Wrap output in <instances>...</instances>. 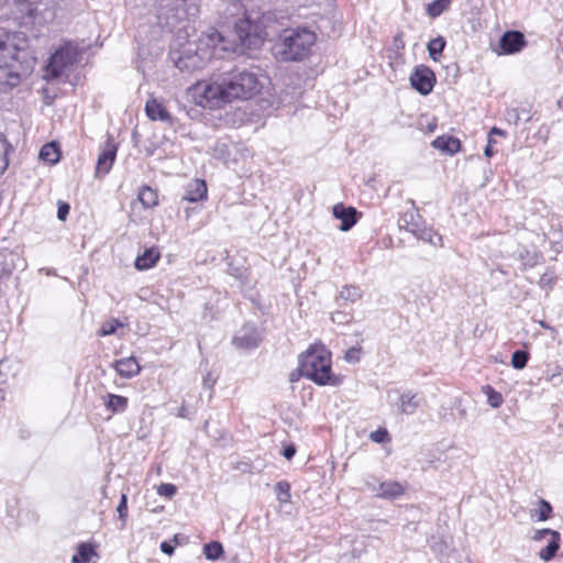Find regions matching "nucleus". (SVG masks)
Segmentation results:
<instances>
[{"label": "nucleus", "mask_w": 563, "mask_h": 563, "mask_svg": "<svg viewBox=\"0 0 563 563\" xmlns=\"http://www.w3.org/2000/svg\"><path fill=\"white\" fill-rule=\"evenodd\" d=\"M257 74L247 69H233L203 81L194 88L197 103L202 108H218L236 99L246 100L260 92Z\"/></svg>", "instance_id": "nucleus-1"}, {"label": "nucleus", "mask_w": 563, "mask_h": 563, "mask_svg": "<svg viewBox=\"0 0 563 563\" xmlns=\"http://www.w3.org/2000/svg\"><path fill=\"white\" fill-rule=\"evenodd\" d=\"M25 35L0 29V93L8 92L20 85L33 68L27 59Z\"/></svg>", "instance_id": "nucleus-2"}, {"label": "nucleus", "mask_w": 563, "mask_h": 563, "mask_svg": "<svg viewBox=\"0 0 563 563\" xmlns=\"http://www.w3.org/2000/svg\"><path fill=\"white\" fill-rule=\"evenodd\" d=\"M316 42V34L306 29L284 30L274 45L275 56L283 62H299L306 58Z\"/></svg>", "instance_id": "nucleus-3"}, {"label": "nucleus", "mask_w": 563, "mask_h": 563, "mask_svg": "<svg viewBox=\"0 0 563 563\" xmlns=\"http://www.w3.org/2000/svg\"><path fill=\"white\" fill-rule=\"evenodd\" d=\"M300 374L318 385L331 383V355L323 346H312L299 360ZM332 384H335L332 382Z\"/></svg>", "instance_id": "nucleus-4"}, {"label": "nucleus", "mask_w": 563, "mask_h": 563, "mask_svg": "<svg viewBox=\"0 0 563 563\" xmlns=\"http://www.w3.org/2000/svg\"><path fill=\"white\" fill-rule=\"evenodd\" d=\"M223 41L222 35L217 30H209L203 33L199 40V45L192 54L187 51L185 55L175 60L176 67L181 71H195L205 67L213 55L214 49Z\"/></svg>", "instance_id": "nucleus-5"}, {"label": "nucleus", "mask_w": 563, "mask_h": 563, "mask_svg": "<svg viewBox=\"0 0 563 563\" xmlns=\"http://www.w3.org/2000/svg\"><path fill=\"white\" fill-rule=\"evenodd\" d=\"M76 53L70 46H63L57 49L49 59L47 65V76L52 78H58L64 75L65 71L75 62Z\"/></svg>", "instance_id": "nucleus-6"}, {"label": "nucleus", "mask_w": 563, "mask_h": 563, "mask_svg": "<svg viewBox=\"0 0 563 563\" xmlns=\"http://www.w3.org/2000/svg\"><path fill=\"white\" fill-rule=\"evenodd\" d=\"M161 7L174 12L177 21L196 18L199 12L197 0H161Z\"/></svg>", "instance_id": "nucleus-7"}, {"label": "nucleus", "mask_w": 563, "mask_h": 563, "mask_svg": "<svg viewBox=\"0 0 563 563\" xmlns=\"http://www.w3.org/2000/svg\"><path fill=\"white\" fill-rule=\"evenodd\" d=\"M410 84L418 92L427 96L433 90L435 75L428 66L419 65L410 75Z\"/></svg>", "instance_id": "nucleus-8"}, {"label": "nucleus", "mask_w": 563, "mask_h": 563, "mask_svg": "<svg viewBox=\"0 0 563 563\" xmlns=\"http://www.w3.org/2000/svg\"><path fill=\"white\" fill-rule=\"evenodd\" d=\"M118 145L114 143L112 139H108L103 144L101 152L97 159L96 166V176H104L107 175L115 161L117 157Z\"/></svg>", "instance_id": "nucleus-9"}, {"label": "nucleus", "mask_w": 563, "mask_h": 563, "mask_svg": "<svg viewBox=\"0 0 563 563\" xmlns=\"http://www.w3.org/2000/svg\"><path fill=\"white\" fill-rule=\"evenodd\" d=\"M527 45L525 35L519 31H507L499 40V55H511L519 53Z\"/></svg>", "instance_id": "nucleus-10"}, {"label": "nucleus", "mask_w": 563, "mask_h": 563, "mask_svg": "<svg viewBox=\"0 0 563 563\" xmlns=\"http://www.w3.org/2000/svg\"><path fill=\"white\" fill-rule=\"evenodd\" d=\"M333 217L341 220L340 230L346 232L351 230L357 222V211L354 207H345L338 203L332 210Z\"/></svg>", "instance_id": "nucleus-11"}, {"label": "nucleus", "mask_w": 563, "mask_h": 563, "mask_svg": "<svg viewBox=\"0 0 563 563\" xmlns=\"http://www.w3.org/2000/svg\"><path fill=\"white\" fill-rule=\"evenodd\" d=\"M234 344L241 349L257 347L261 342V335L253 325H245L233 339Z\"/></svg>", "instance_id": "nucleus-12"}, {"label": "nucleus", "mask_w": 563, "mask_h": 563, "mask_svg": "<svg viewBox=\"0 0 563 563\" xmlns=\"http://www.w3.org/2000/svg\"><path fill=\"white\" fill-rule=\"evenodd\" d=\"M145 112L153 121L159 120L166 123H172L173 121L172 114L167 111L166 107L154 98L146 101Z\"/></svg>", "instance_id": "nucleus-13"}, {"label": "nucleus", "mask_w": 563, "mask_h": 563, "mask_svg": "<svg viewBox=\"0 0 563 563\" xmlns=\"http://www.w3.org/2000/svg\"><path fill=\"white\" fill-rule=\"evenodd\" d=\"M114 368L118 372V374L125 378H131L136 376L140 371L141 366L135 357H124L121 360L115 361Z\"/></svg>", "instance_id": "nucleus-14"}, {"label": "nucleus", "mask_w": 563, "mask_h": 563, "mask_svg": "<svg viewBox=\"0 0 563 563\" xmlns=\"http://www.w3.org/2000/svg\"><path fill=\"white\" fill-rule=\"evenodd\" d=\"M431 145L434 148H437L445 154H450V155H453L461 150V142L459 139H456L454 136H446V135L438 136L437 139H434L432 141Z\"/></svg>", "instance_id": "nucleus-15"}, {"label": "nucleus", "mask_w": 563, "mask_h": 563, "mask_svg": "<svg viewBox=\"0 0 563 563\" xmlns=\"http://www.w3.org/2000/svg\"><path fill=\"white\" fill-rule=\"evenodd\" d=\"M405 489L398 482H384L380 483L376 496L384 499H395L404 494Z\"/></svg>", "instance_id": "nucleus-16"}, {"label": "nucleus", "mask_w": 563, "mask_h": 563, "mask_svg": "<svg viewBox=\"0 0 563 563\" xmlns=\"http://www.w3.org/2000/svg\"><path fill=\"white\" fill-rule=\"evenodd\" d=\"M207 197V186L201 179L192 180L186 188L184 199L190 202H197Z\"/></svg>", "instance_id": "nucleus-17"}, {"label": "nucleus", "mask_w": 563, "mask_h": 563, "mask_svg": "<svg viewBox=\"0 0 563 563\" xmlns=\"http://www.w3.org/2000/svg\"><path fill=\"white\" fill-rule=\"evenodd\" d=\"M161 253L156 247L147 249L143 254L139 255L135 260V267L139 271H144L153 267L159 260Z\"/></svg>", "instance_id": "nucleus-18"}, {"label": "nucleus", "mask_w": 563, "mask_h": 563, "mask_svg": "<svg viewBox=\"0 0 563 563\" xmlns=\"http://www.w3.org/2000/svg\"><path fill=\"white\" fill-rule=\"evenodd\" d=\"M419 404L420 401L417 398V394L412 391H406L400 395L398 407L401 413L410 416L416 412Z\"/></svg>", "instance_id": "nucleus-19"}, {"label": "nucleus", "mask_w": 563, "mask_h": 563, "mask_svg": "<svg viewBox=\"0 0 563 563\" xmlns=\"http://www.w3.org/2000/svg\"><path fill=\"white\" fill-rule=\"evenodd\" d=\"M252 27V20L250 16H245L236 22L234 31L240 41V44L247 48V42L250 41V29Z\"/></svg>", "instance_id": "nucleus-20"}, {"label": "nucleus", "mask_w": 563, "mask_h": 563, "mask_svg": "<svg viewBox=\"0 0 563 563\" xmlns=\"http://www.w3.org/2000/svg\"><path fill=\"white\" fill-rule=\"evenodd\" d=\"M128 398L121 395L108 394L104 406L112 413L123 412L128 407Z\"/></svg>", "instance_id": "nucleus-21"}, {"label": "nucleus", "mask_w": 563, "mask_h": 563, "mask_svg": "<svg viewBox=\"0 0 563 563\" xmlns=\"http://www.w3.org/2000/svg\"><path fill=\"white\" fill-rule=\"evenodd\" d=\"M38 157L43 162L55 164L60 158L59 147L54 142L47 143L40 150Z\"/></svg>", "instance_id": "nucleus-22"}, {"label": "nucleus", "mask_w": 563, "mask_h": 563, "mask_svg": "<svg viewBox=\"0 0 563 563\" xmlns=\"http://www.w3.org/2000/svg\"><path fill=\"white\" fill-rule=\"evenodd\" d=\"M559 549H560V533L553 532L547 547L543 548L542 550H540L539 558L542 561L548 562L555 556Z\"/></svg>", "instance_id": "nucleus-23"}, {"label": "nucleus", "mask_w": 563, "mask_h": 563, "mask_svg": "<svg viewBox=\"0 0 563 563\" xmlns=\"http://www.w3.org/2000/svg\"><path fill=\"white\" fill-rule=\"evenodd\" d=\"M96 555L97 553L91 544L80 543L77 552L73 555L71 563H90V560Z\"/></svg>", "instance_id": "nucleus-24"}, {"label": "nucleus", "mask_w": 563, "mask_h": 563, "mask_svg": "<svg viewBox=\"0 0 563 563\" xmlns=\"http://www.w3.org/2000/svg\"><path fill=\"white\" fill-rule=\"evenodd\" d=\"M250 41L247 42V48L258 47L266 37V32L262 25L252 20V27L250 29Z\"/></svg>", "instance_id": "nucleus-25"}, {"label": "nucleus", "mask_w": 563, "mask_h": 563, "mask_svg": "<svg viewBox=\"0 0 563 563\" xmlns=\"http://www.w3.org/2000/svg\"><path fill=\"white\" fill-rule=\"evenodd\" d=\"M416 238L426 241L434 246L442 245V236L439 233H437L432 228H427L423 225Z\"/></svg>", "instance_id": "nucleus-26"}, {"label": "nucleus", "mask_w": 563, "mask_h": 563, "mask_svg": "<svg viewBox=\"0 0 563 563\" xmlns=\"http://www.w3.org/2000/svg\"><path fill=\"white\" fill-rule=\"evenodd\" d=\"M139 200L145 208H152L157 205V194L151 187L144 186L139 192Z\"/></svg>", "instance_id": "nucleus-27"}, {"label": "nucleus", "mask_w": 563, "mask_h": 563, "mask_svg": "<svg viewBox=\"0 0 563 563\" xmlns=\"http://www.w3.org/2000/svg\"><path fill=\"white\" fill-rule=\"evenodd\" d=\"M19 11L25 13L30 18H34L37 14V7L41 0H13Z\"/></svg>", "instance_id": "nucleus-28"}, {"label": "nucleus", "mask_w": 563, "mask_h": 563, "mask_svg": "<svg viewBox=\"0 0 563 563\" xmlns=\"http://www.w3.org/2000/svg\"><path fill=\"white\" fill-rule=\"evenodd\" d=\"M445 47V40L442 36H438L428 43V52L433 60H438L439 56Z\"/></svg>", "instance_id": "nucleus-29"}, {"label": "nucleus", "mask_w": 563, "mask_h": 563, "mask_svg": "<svg viewBox=\"0 0 563 563\" xmlns=\"http://www.w3.org/2000/svg\"><path fill=\"white\" fill-rule=\"evenodd\" d=\"M203 554L208 560L216 561L223 554V547L217 541L207 543L203 547Z\"/></svg>", "instance_id": "nucleus-30"}, {"label": "nucleus", "mask_w": 563, "mask_h": 563, "mask_svg": "<svg viewBox=\"0 0 563 563\" xmlns=\"http://www.w3.org/2000/svg\"><path fill=\"white\" fill-rule=\"evenodd\" d=\"M362 297V291L357 286H344L340 291V299L355 302Z\"/></svg>", "instance_id": "nucleus-31"}, {"label": "nucleus", "mask_w": 563, "mask_h": 563, "mask_svg": "<svg viewBox=\"0 0 563 563\" xmlns=\"http://www.w3.org/2000/svg\"><path fill=\"white\" fill-rule=\"evenodd\" d=\"M483 391L487 396V401L493 408H499L501 406L504 398L500 393L496 391L489 385L484 386Z\"/></svg>", "instance_id": "nucleus-32"}, {"label": "nucleus", "mask_w": 563, "mask_h": 563, "mask_svg": "<svg viewBox=\"0 0 563 563\" xmlns=\"http://www.w3.org/2000/svg\"><path fill=\"white\" fill-rule=\"evenodd\" d=\"M529 360V353L523 350H517L512 353L511 365L516 369H522L526 367Z\"/></svg>", "instance_id": "nucleus-33"}, {"label": "nucleus", "mask_w": 563, "mask_h": 563, "mask_svg": "<svg viewBox=\"0 0 563 563\" xmlns=\"http://www.w3.org/2000/svg\"><path fill=\"white\" fill-rule=\"evenodd\" d=\"M448 0H435L428 4L427 12L430 16L437 18L444 12V10L448 8Z\"/></svg>", "instance_id": "nucleus-34"}, {"label": "nucleus", "mask_w": 563, "mask_h": 563, "mask_svg": "<svg viewBox=\"0 0 563 563\" xmlns=\"http://www.w3.org/2000/svg\"><path fill=\"white\" fill-rule=\"evenodd\" d=\"M412 208L409 211L404 212L398 219V225L401 230L408 227L411 222H413L417 218H420L417 211L415 210V203L411 201Z\"/></svg>", "instance_id": "nucleus-35"}, {"label": "nucleus", "mask_w": 563, "mask_h": 563, "mask_svg": "<svg viewBox=\"0 0 563 563\" xmlns=\"http://www.w3.org/2000/svg\"><path fill=\"white\" fill-rule=\"evenodd\" d=\"M275 490L277 492L278 499L280 503H288L290 500V486L287 482H278L275 485Z\"/></svg>", "instance_id": "nucleus-36"}, {"label": "nucleus", "mask_w": 563, "mask_h": 563, "mask_svg": "<svg viewBox=\"0 0 563 563\" xmlns=\"http://www.w3.org/2000/svg\"><path fill=\"white\" fill-rule=\"evenodd\" d=\"M123 324L118 319H111L102 323L99 334L101 336H107L115 333L117 329L119 327H122Z\"/></svg>", "instance_id": "nucleus-37"}, {"label": "nucleus", "mask_w": 563, "mask_h": 563, "mask_svg": "<svg viewBox=\"0 0 563 563\" xmlns=\"http://www.w3.org/2000/svg\"><path fill=\"white\" fill-rule=\"evenodd\" d=\"M538 520L545 521L551 517L552 506L545 499L539 500V508L536 510Z\"/></svg>", "instance_id": "nucleus-38"}, {"label": "nucleus", "mask_w": 563, "mask_h": 563, "mask_svg": "<svg viewBox=\"0 0 563 563\" xmlns=\"http://www.w3.org/2000/svg\"><path fill=\"white\" fill-rule=\"evenodd\" d=\"M8 144L5 139L0 134V174H2L8 168V158H7Z\"/></svg>", "instance_id": "nucleus-39"}, {"label": "nucleus", "mask_w": 563, "mask_h": 563, "mask_svg": "<svg viewBox=\"0 0 563 563\" xmlns=\"http://www.w3.org/2000/svg\"><path fill=\"white\" fill-rule=\"evenodd\" d=\"M177 492V488L173 484H161L157 487V494L167 498H172Z\"/></svg>", "instance_id": "nucleus-40"}, {"label": "nucleus", "mask_w": 563, "mask_h": 563, "mask_svg": "<svg viewBox=\"0 0 563 563\" xmlns=\"http://www.w3.org/2000/svg\"><path fill=\"white\" fill-rule=\"evenodd\" d=\"M369 439L375 443H384L388 440V432L386 429H378L376 431L371 432Z\"/></svg>", "instance_id": "nucleus-41"}, {"label": "nucleus", "mask_w": 563, "mask_h": 563, "mask_svg": "<svg viewBox=\"0 0 563 563\" xmlns=\"http://www.w3.org/2000/svg\"><path fill=\"white\" fill-rule=\"evenodd\" d=\"M128 498L125 495H122L121 496V500L117 507V511L119 514V518L123 521V523L125 522V518L128 516Z\"/></svg>", "instance_id": "nucleus-42"}, {"label": "nucleus", "mask_w": 563, "mask_h": 563, "mask_svg": "<svg viewBox=\"0 0 563 563\" xmlns=\"http://www.w3.org/2000/svg\"><path fill=\"white\" fill-rule=\"evenodd\" d=\"M555 282V276L552 273H544L539 280V285L541 287H549L551 288Z\"/></svg>", "instance_id": "nucleus-43"}, {"label": "nucleus", "mask_w": 563, "mask_h": 563, "mask_svg": "<svg viewBox=\"0 0 563 563\" xmlns=\"http://www.w3.org/2000/svg\"><path fill=\"white\" fill-rule=\"evenodd\" d=\"M419 219L420 218H417L413 222H411L408 227H406L404 230L412 233L415 236L418 235V233L420 232V229L423 227L420 222H419Z\"/></svg>", "instance_id": "nucleus-44"}, {"label": "nucleus", "mask_w": 563, "mask_h": 563, "mask_svg": "<svg viewBox=\"0 0 563 563\" xmlns=\"http://www.w3.org/2000/svg\"><path fill=\"white\" fill-rule=\"evenodd\" d=\"M419 219L420 218H417L413 222H411L408 227H406L404 230L412 233L415 236L418 235V233L420 232V229L423 227L420 222H419Z\"/></svg>", "instance_id": "nucleus-45"}, {"label": "nucleus", "mask_w": 563, "mask_h": 563, "mask_svg": "<svg viewBox=\"0 0 563 563\" xmlns=\"http://www.w3.org/2000/svg\"><path fill=\"white\" fill-rule=\"evenodd\" d=\"M360 349L352 347L345 353V360L347 362H358L360 360Z\"/></svg>", "instance_id": "nucleus-46"}, {"label": "nucleus", "mask_w": 563, "mask_h": 563, "mask_svg": "<svg viewBox=\"0 0 563 563\" xmlns=\"http://www.w3.org/2000/svg\"><path fill=\"white\" fill-rule=\"evenodd\" d=\"M555 532L554 530H551V529H540V530H537L532 537V539L534 541H541L543 540V538L545 536H550L552 537V533Z\"/></svg>", "instance_id": "nucleus-47"}, {"label": "nucleus", "mask_w": 563, "mask_h": 563, "mask_svg": "<svg viewBox=\"0 0 563 563\" xmlns=\"http://www.w3.org/2000/svg\"><path fill=\"white\" fill-rule=\"evenodd\" d=\"M331 319L333 322L341 323V324L347 323L350 321L349 316L346 313L340 312V311L334 312L332 314Z\"/></svg>", "instance_id": "nucleus-48"}, {"label": "nucleus", "mask_w": 563, "mask_h": 563, "mask_svg": "<svg viewBox=\"0 0 563 563\" xmlns=\"http://www.w3.org/2000/svg\"><path fill=\"white\" fill-rule=\"evenodd\" d=\"M506 119H507V121L512 122L514 124H518V121L520 120L518 110H516V109L508 110Z\"/></svg>", "instance_id": "nucleus-49"}, {"label": "nucleus", "mask_w": 563, "mask_h": 563, "mask_svg": "<svg viewBox=\"0 0 563 563\" xmlns=\"http://www.w3.org/2000/svg\"><path fill=\"white\" fill-rule=\"evenodd\" d=\"M69 212V206L67 203H60L57 210V217L59 220H65Z\"/></svg>", "instance_id": "nucleus-50"}, {"label": "nucleus", "mask_w": 563, "mask_h": 563, "mask_svg": "<svg viewBox=\"0 0 563 563\" xmlns=\"http://www.w3.org/2000/svg\"><path fill=\"white\" fill-rule=\"evenodd\" d=\"M296 454V448L295 445L290 444L288 446H286L284 450H283V455L285 456V459L287 460H290L294 457V455Z\"/></svg>", "instance_id": "nucleus-51"}, {"label": "nucleus", "mask_w": 563, "mask_h": 563, "mask_svg": "<svg viewBox=\"0 0 563 563\" xmlns=\"http://www.w3.org/2000/svg\"><path fill=\"white\" fill-rule=\"evenodd\" d=\"M161 550L163 553L172 555L175 551V548L170 543L164 541L161 543Z\"/></svg>", "instance_id": "nucleus-52"}, {"label": "nucleus", "mask_w": 563, "mask_h": 563, "mask_svg": "<svg viewBox=\"0 0 563 563\" xmlns=\"http://www.w3.org/2000/svg\"><path fill=\"white\" fill-rule=\"evenodd\" d=\"M493 142L494 141L492 140V137H489L488 139V144H487V146L485 147V151H484V154L487 157H492L494 155V151H493V146H492Z\"/></svg>", "instance_id": "nucleus-53"}, {"label": "nucleus", "mask_w": 563, "mask_h": 563, "mask_svg": "<svg viewBox=\"0 0 563 563\" xmlns=\"http://www.w3.org/2000/svg\"><path fill=\"white\" fill-rule=\"evenodd\" d=\"M539 324L543 328V329H547V330H550L551 333L555 334L556 333V330L552 327H550L545 321H540Z\"/></svg>", "instance_id": "nucleus-54"}, {"label": "nucleus", "mask_w": 563, "mask_h": 563, "mask_svg": "<svg viewBox=\"0 0 563 563\" xmlns=\"http://www.w3.org/2000/svg\"><path fill=\"white\" fill-rule=\"evenodd\" d=\"M493 134H497V135H505V132L496 126H494L490 132H489V137L493 135Z\"/></svg>", "instance_id": "nucleus-55"}, {"label": "nucleus", "mask_w": 563, "mask_h": 563, "mask_svg": "<svg viewBox=\"0 0 563 563\" xmlns=\"http://www.w3.org/2000/svg\"><path fill=\"white\" fill-rule=\"evenodd\" d=\"M213 383H214V382H213V380H210L209 378H206V379L203 380V385H205L206 387H208V388H211V387L213 386Z\"/></svg>", "instance_id": "nucleus-56"}, {"label": "nucleus", "mask_w": 563, "mask_h": 563, "mask_svg": "<svg viewBox=\"0 0 563 563\" xmlns=\"http://www.w3.org/2000/svg\"><path fill=\"white\" fill-rule=\"evenodd\" d=\"M434 128H435V124H434V123H433V124H429V125H428V130H429L430 132H432V131L434 130Z\"/></svg>", "instance_id": "nucleus-57"}, {"label": "nucleus", "mask_w": 563, "mask_h": 563, "mask_svg": "<svg viewBox=\"0 0 563 563\" xmlns=\"http://www.w3.org/2000/svg\"><path fill=\"white\" fill-rule=\"evenodd\" d=\"M296 379V376L291 375L290 382H294Z\"/></svg>", "instance_id": "nucleus-58"}, {"label": "nucleus", "mask_w": 563, "mask_h": 563, "mask_svg": "<svg viewBox=\"0 0 563 563\" xmlns=\"http://www.w3.org/2000/svg\"><path fill=\"white\" fill-rule=\"evenodd\" d=\"M296 379V376L291 375L290 382H294Z\"/></svg>", "instance_id": "nucleus-59"}]
</instances>
